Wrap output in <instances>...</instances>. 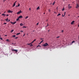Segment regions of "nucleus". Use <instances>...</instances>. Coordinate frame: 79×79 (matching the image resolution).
Instances as JSON below:
<instances>
[{
    "label": "nucleus",
    "instance_id": "f257e3e1",
    "mask_svg": "<svg viewBox=\"0 0 79 79\" xmlns=\"http://www.w3.org/2000/svg\"><path fill=\"white\" fill-rule=\"evenodd\" d=\"M11 50L12 52H14V51H15V52H16V53L18 51V50H16V49H11Z\"/></svg>",
    "mask_w": 79,
    "mask_h": 79
},
{
    "label": "nucleus",
    "instance_id": "f03ea898",
    "mask_svg": "<svg viewBox=\"0 0 79 79\" xmlns=\"http://www.w3.org/2000/svg\"><path fill=\"white\" fill-rule=\"evenodd\" d=\"M44 46H49V45L47 43H46L45 44H44L43 45Z\"/></svg>",
    "mask_w": 79,
    "mask_h": 79
},
{
    "label": "nucleus",
    "instance_id": "7ed1b4c3",
    "mask_svg": "<svg viewBox=\"0 0 79 79\" xmlns=\"http://www.w3.org/2000/svg\"><path fill=\"white\" fill-rule=\"evenodd\" d=\"M13 12V11L12 10H9L8 11V12L10 13H12Z\"/></svg>",
    "mask_w": 79,
    "mask_h": 79
},
{
    "label": "nucleus",
    "instance_id": "20e7f679",
    "mask_svg": "<svg viewBox=\"0 0 79 79\" xmlns=\"http://www.w3.org/2000/svg\"><path fill=\"white\" fill-rule=\"evenodd\" d=\"M21 13H22V11H21V10H20L19 11H18L17 12V14H19Z\"/></svg>",
    "mask_w": 79,
    "mask_h": 79
},
{
    "label": "nucleus",
    "instance_id": "39448f33",
    "mask_svg": "<svg viewBox=\"0 0 79 79\" xmlns=\"http://www.w3.org/2000/svg\"><path fill=\"white\" fill-rule=\"evenodd\" d=\"M6 21H7V22H9V21H10V19L8 20V18H7V19H6Z\"/></svg>",
    "mask_w": 79,
    "mask_h": 79
},
{
    "label": "nucleus",
    "instance_id": "423d86ee",
    "mask_svg": "<svg viewBox=\"0 0 79 79\" xmlns=\"http://www.w3.org/2000/svg\"><path fill=\"white\" fill-rule=\"evenodd\" d=\"M16 21H15V22H14V23H13L12 22H10V23H12V24H15V23H16Z\"/></svg>",
    "mask_w": 79,
    "mask_h": 79
},
{
    "label": "nucleus",
    "instance_id": "0eeeda50",
    "mask_svg": "<svg viewBox=\"0 0 79 79\" xmlns=\"http://www.w3.org/2000/svg\"><path fill=\"white\" fill-rule=\"evenodd\" d=\"M75 21H72V22L71 23V24H73L74 23Z\"/></svg>",
    "mask_w": 79,
    "mask_h": 79
},
{
    "label": "nucleus",
    "instance_id": "6e6552de",
    "mask_svg": "<svg viewBox=\"0 0 79 79\" xmlns=\"http://www.w3.org/2000/svg\"><path fill=\"white\" fill-rule=\"evenodd\" d=\"M23 16L21 15V16H19V18H23Z\"/></svg>",
    "mask_w": 79,
    "mask_h": 79
},
{
    "label": "nucleus",
    "instance_id": "1a4fd4ad",
    "mask_svg": "<svg viewBox=\"0 0 79 79\" xmlns=\"http://www.w3.org/2000/svg\"><path fill=\"white\" fill-rule=\"evenodd\" d=\"M77 7H79V4H77V7H76V8H78Z\"/></svg>",
    "mask_w": 79,
    "mask_h": 79
},
{
    "label": "nucleus",
    "instance_id": "9d476101",
    "mask_svg": "<svg viewBox=\"0 0 79 79\" xmlns=\"http://www.w3.org/2000/svg\"><path fill=\"white\" fill-rule=\"evenodd\" d=\"M20 25L21 26H23L24 25L23 24V23H21L20 24Z\"/></svg>",
    "mask_w": 79,
    "mask_h": 79
},
{
    "label": "nucleus",
    "instance_id": "9b49d317",
    "mask_svg": "<svg viewBox=\"0 0 79 79\" xmlns=\"http://www.w3.org/2000/svg\"><path fill=\"white\" fill-rule=\"evenodd\" d=\"M15 2L14 3L12 7H14L15 6Z\"/></svg>",
    "mask_w": 79,
    "mask_h": 79
},
{
    "label": "nucleus",
    "instance_id": "f8f14e48",
    "mask_svg": "<svg viewBox=\"0 0 79 79\" xmlns=\"http://www.w3.org/2000/svg\"><path fill=\"white\" fill-rule=\"evenodd\" d=\"M40 7L39 6L37 7V10H40Z\"/></svg>",
    "mask_w": 79,
    "mask_h": 79
},
{
    "label": "nucleus",
    "instance_id": "ddd939ff",
    "mask_svg": "<svg viewBox=\"0 0 79 79\" xmlns=\"http://www.w3.org/2000/svg\"><path fill=\"white\" fill-rule=\"evenodd\" d=\"M31 44L30 46H33V45L32 44V42L31 44Z\"/></svg>",
    "mask_w": 79,
    "mask_h": 79
},
{
    "label": "nucleus",
    "instance_id": "4468645a",
    "mask_svg": "<svg viewBox=\"0 0 79 79\" xmlns=\"http://www.w3.org/2000/svg\"><path fill=\"white\" fill-rule=\"evenodd\" d=\"M29 17L28 16H27V17H25V19H27V18H28Z\"/></svg>",
    "mask_w": 79,
    "mask_h": 79
},
{
    "label": "nucleus",
    "instance_id": "2eb2a0df",
    "mask_svg": "<svg viewBox=\"0 0 79 79\" xmlns=\"http://www.w3.org/2000/svg\"><path fill=\"white\" fill-rule=\"evenodd\" d=\"M3 16H5L6 14H2V15Z\"/></svg>",
    "mask_w": 79,
    "mask_h": 79
},
{
    "label": "nucleus",
    "instance_id": "dca6fc26",
    "mask_svg": "<svg viewBox=\"0 0 79 79\" xmlns=\"http://www.w3.org/2000/svg\"><path fill=\"white\" fill-rule=\"evenodd\" d=\"M35 40H35H35H34L33 41V42H32V43H33L34 42H35Z\"/></svg>",
    "mask_w": 79,
    "mask_h": 79
},
{
    "label": "nucleus",
    "instance_id": "f3484780",
    "mask_svg": "<svg viewBox=\"0 0 79 79\" xmlns=\"http://www.w3.org/2000/svg\"><path fill=\"white\" fill-rule=\"evenodd\" d=\"M20 34V33H17L16 35H19V34Z\"/></svg>",
    "mask_w": 79,
    "mask_h": 79
},
{
    "label": "nucleus",
    "instance_id": "a211bd4d",
    "mask_svg": "<svg viewBox=\"0 0 79 79\" xmlns=\"http://www.w3.org/2000/svg\"><path fill=\"white\" fill-rule=\"evenodd\" d=\"M12 36H13V37H16V35H13Z\"/></svg>",
    "mask_w": 79,
    "mask_h": 79
},
{
    "label": "nucleus",
    "instance_id": "6ab92c4d",
    "mask_svg": "<svg viewBox=\"0 0 79 79\" xmlns=\"http://www.w3.org/2000/svg\"><path fill=\"white\" fill-rule=\"evenodd\" d=\"M6 40L8 41V42H10V40H9L8 39L7 40Z\"/></svg>",
    "mask_w": 79,
    "mask_h": 79
},
{
    "label": "nucleus",
    "instance_id": "aec40b11",
    "mask_svg": "<svg viewBox=\"0 0 79 79\" xmlns=\"http://www.w3.org/2000/svg\"><path fill=\"white\" fill-rule=\"evenodd\" d=\"M14 31V30H12L11 31V32H13Z\"/></svg>",
    "mask_w": 79,
    "mask_h": 79
},
{
    "label": "nucleus",
    "instance_id": "412c9836",
    "mask_svg": "<svg viewBox=\"0 0 79 79\" xmlns=\"http://www.w3.org/2000/svg\"><path fill=\"white\" fill-rule=\"evenodd\" d=\"M75 41H73L72 42V44H73V43H75Z\"/></svg>",
    "mask_w": 79,
    "mask_h": 79
},
{
    "label": "nucleus",
    "instance_id": "4be33fe9",
    "mask_svg": "<svg viewBox=\"0 0 79 79\" xmlns=\"http://www.w3.org/2000/svg\"><path fill=\"white\" fill-rule=\"evenodd\" d=\"M60 15H61L60 14H59L57 15V16H59Z\"/></svg>",
    "mask_w": 79,
    "mask_h": 79
},
{
    "label": "nucleus",
    "instance_id": "5701e85b",
    "mask_svg": "<svg viewBox=\"0 0 79 79\" xmlns=\"http://www.w3.org/2000/svg\"><path fill=\"white\" fill-rule=\"evenodd\" d=\"M39 46H40V47H41V46H40V45H38L37 47H39Z\"/></svg>",
    "mask_w": 79,
    "mask_h": 79
},
{
    "label": "nucleus",
    "instance_id": "b1692460",
    "mask_svg": "<svg viewBox=\"0 0 79 79\" xmlns=\"http://www.w3.org/2000/svg\"><path fill=\"white\" fill-rule=\"evenodd\" d=\"M69 8H72V6H69Z\"/></svg>",
    "mask_w": 79,
    "mask_h": 79
},
{
    "label": "nucleus",
    "instance_id": "393cba45",
    "mask_svg": "<svg viewBox=\"0 0 79 79\" xmlns=\"http://www.w3.org/2000/svg\"><path fill=\"white\" fill-rule=\"evenodd\" d=\"M20 4H19H19L18 6H20Z\"/></svg>",
    "mask_w": 79,
    "mask_h": 79
},
{
    "label": "nucleus",
    "instance_id": "a878e982",
    "mask_svg": "<svg viewBox=\"0 0 79 79\" xmlns=\"http://www.w3.org/2000/svg\"><path fill=\"white\" fill-rule=\"evenodd\" d=\"M64 10V8L62 9V10L63 11Z\"/></svg>",
    "mask_w": 79,
    "mask_h": 79
},
{
    "label": "nucleus",
    "instance_id": "bb28decb",
    "mask_svg": "<svg viewBox=\"0 0 79 79\" xmlns=\"http://www.w3.org/2000/svg\"><path fill=\"white\" fill-rule=\"evenodd\" d=\"M55 3V2H54V3H53L52 5H54Z\"/></svg>",
    "mask_w": 79,
    "mask_h": 79
},
{
    "label": "nucleus",
    "instance_id": "cd10ccee",
    "mask_svg": "<svg viewBox=\"0 0 79 79\" xmlns=\"http://www.w3.org/2000/svg\"><path fill=\"white\" fill-rule=\"evenodd\" d=\"M7 24V23H4L3 24Z\"/></svg>",
    "mask_w": 79,
    "mask_h": 79
},
{
    "label": "nucleus",
    "instance_id": "c85d7f7f",
    "mask_svg": "<svg viewBox=\"0 0 79 79\" xmlns=\"http://www.w3.org/2000/svg\"><path fill=\"white\" fill-rule=\"evenodd\" d=\"M48 11H49V12H50V11H51L50 10V9L48 10Z\"/></svg>",
    "mask_w": 79,
    "mask_h": 79
},
{
    "label": "nucleus",
    "instance_id": "c756f323",
    "mask_svg": "<svg viewBox=\"0 0 79 79\" xmlns=\"http://www.w3.org/2000/svg\"><path fill=\"white\" fill-rule=\"evenodd\" d=\"M48 26V23H47V26H46V27H47Z\"/></svg>",
    "mask_w": 79,
    "mask_h": 79
},
{
    "label": "nucleus",
    "instance_id": "7c9ffc66",
    "mask_svg": "<svg viewBox=\"0 0 79 79\" xmlns=\"http://www.w3.org/2000/svg\"><path fill=\"white\" fill-rule=\"evenodd\" d=\"M65 14H66V11H65L64 12V16L65 15Z\"/></svg>",
    "mask_w": 79,
    "mask_h": 79
},
{
    "label": "nucleus",
    "instance_id": "2f4dec72",
    "mask_svg": "<svg viewBox=\"0 0 79 79\" xmlns=\"http://www.w3.org/2000/svg\"><path fill=\"white\" fill-rule=\"evenodd\" d=\"M43 41H44V40H42V41L41 42V43H42L43 42Z\"/></svg>",
    "mask_w": 79,
    "mask_h": 79
},
{
    "label": "nucleus",
    "instance_id": "473e14b6",
    "mask_svg": "<svg viewBox=\"0 0 79 79\" xmlns=\"http://www.w3.org/2000/svg\"><path fill=\"white\" fill-rule=\"evenodd\" d=\"M0 39H1V40H3V39H2V38L1 37H0Z\"/></svg>",
    "mask_w": 79,
    "mask_h": 79
},
{
    "label": "nucleus",
    "instance_id": "72a5a7b5",
    "mask_svg": "<svg viewBox=\"0 0 79 79\" xmlns=\"http://www.w3.org/2000/svg\"><path fill=\"white\" fill-rule=\"evenodd\" d=\"M69 6H70V4H69L68 8H69Z\"/></svg>",
    "mask_w": 79,
    "mask_h": 79
},
{
    "label": "nucleus",
    "instance_id": "f704fd0d",
    "mask_svg": "<svg viewBox=\"0 0 79 79\" xmlns=\"http://www.w3.org/2000/svg\"><path fill=\"white\" fill-rule=\"evenodd\" d=\"M23 27H25V26H23Z\"/></svg>",
    "mask_w": 79,
    "mask_h": 79
},
{
    "label": "nucleus",
    "instance_id": "c9c22d12",
    "mask_svg": "<svg viewBox=\"0 0 79 79\" xmlns=\"http://www.w3.org/2000/svg\"><path fill=\"white\" fill-rule=\"evenodd\" d=\"M17 1H15V5H16V2Z\"/></svg>",
    "mask_w": 79,
    "mask_h": 79
},
{
    "label": "nucleus",
    "instance_id": "e433bc0d",
    "mask_svg": "<svg viewBox=\"0 0 79 79\" xmlns=\"http://www.w3.org/2000/svg\"><path fill=\"white\" fill-rule=\"evenodd\" d=\"M18 38V37H15V39H17Z\"/></svg>",
    "mask_w": 79,
    "mask_h": 79
},
{
    "label": "nucleus",
    "instance_id": "4c0bfd02",
    "mask_svg": "<svg viewBox=\"0 0 79 79\" xmlns=\"http://www.w3.org/2000/svg\"><path fill=\"white\" fill-rule=\"evenodd\" d=\"M64 31L63 30L62 31V32H63Z\"/></svg>",
    "mask_w": 79,
    "mask_h": 79
},
{
    "label": "nucleus",
    "instance_id": "58836bf2",
    "mask_svg": "<svg viewBox=\"0 0 79 79\" xmlns=\"http://www.w3.org/2000/svg\"><path fill=\"white\" fill-rule=\"evenodd\" d=\"M30 44H27L28 45H30Z\"/></svg>",
    "mask_w": 79,
    "mask_h": 79
},
{
    "label": "nucleus",
    "instance_id": "ea45409f",
    "mask_svg": "<svg viewBox=\"0 0 79 79\" xmlns=\"http://www.w3.org/2000/svg\"><path fill=\"white\" fill-rule=\"evenodd\" d=\"M9 15H6V16H8Z\"/></svg>",
    "mask_w": 79,
    "mask_h": 79
},
{
    "label": "nucleus",
    "instance_id": "a19ab883",
    "mask_svg": "<svg viewBox=\"0 0 79 79\" xmlns=\"http://www.w3.org/2000/svg\"><path fill=\"white\" fill-rule=\"evenodd\" d=\"M19 19H18H18H16V20H17V21Z\"/></svg>",
    "mask_w": 79,
    "mask_h": 79
},
{
    "label": "nucleus",
    "instance_id": "79ce46f5",
    "mask_svg": "<svg viewBox=\"0 0 79 79\" xmlns=\"http://www.w3.org/2000/svg\"><path fill=\"white\" fill-rule=\"evenodd\" d=\"M21 31V32H23V31Z\"/></svg>",
    "mask_w": 79,
    "mask_h": 79
},
{
    "label": "nucleus",
    "instance_id": "37998d69",
    "mask_svg": "<svg viewBox=\"0 0 79 79\" xmlns=\"http://www.w3.org/2000/svg\"><path fill=\"white\" fill-rule=\"evenodd\" d=\"M60 37V36H58V37H56V38H59Z\"/></svg>",
    "mask_w": 79,
    "mask_h": 79
},
{
    "label": "nucleus",
    "instance_id": "c03bdc74",
    "mask_svg": "<svg viewBox=\"0 0 79 79\" xmlns=\"http://www.w3.org/2000/svg\"><path fill=\"white\" fill-rule=\"evenodd\" d=\"M38 24H39V23H37V25H38Z\"/></svg>",
    "mask_w": 79,
    "mask_h": 79
},
{
    "label": "nucleus",
    "instance_id": "a18cd8bd",
    "mask_svg": "<svg viewBox=\"0 0 79 79\" xmlns=\"http://www.w3.org/2000/svg\"><path fill=\"white\" fill-rule=\"evenodd\" d=\"M62 16L63 17H64V15H62Z\"/></svg>",
    "mask_w": 79,
    "mask_h": 79
},
{
    "label": "nucleus",
    "instance_id": "49530a36",
    "mask_svg": "<svg viewBox=\"0 0 79 79\" xmlns=\"http://www.w3.org/2000/svg\"><path fill=\"white\" fill-rule=\"evenodd\" d=\"M5 0H4L3 2H5Z\"/></svg>",
    "mask_w": 79,
    "mask_h": 79
},
{
    "label": "nucleus",
    "instance_id": "de8ad7c7",
    "mask_svg": "<svg viewBox=\"0 0 79 79\" xmlns=\"http://www.w3.org/2000/svg\"><path fill=\"white\" fill-rule=\"evenodd\" d=\"M16 7H17L18 6H17V5H16V6H15Z\"/></svg>",
    "mask_w": 79,
    "mask_h": 79
},
{
    "label": "nucleus",
    "instance_id": "09e8293b",
    "mask_svg": "<svg viewBox=\"0 0 79 79\" xmlns=\"http://www.w3.org/2000/svg\"><path fill=\"white\" fill-rule=\"evenodd\" d=\"M44 39H41V40H44Z\"/></svg>",
    "mask_w": 79,
    "mask_h": 79
},
{
    "label": "nucleus",
    "instance_id": "8fccbe9b",
    "mask_svg": "<svg viewBox=\"0 0 79 79\" xmlns=\"http://www.w3.org/2000/svg\"><path fill=\"white\" fill-rule=\"evenodd\" d=\"M5 36H7V35H5Z\"/></svg>",
    "mask_w": 79,
    "mask_h": 79
},
{
    "label": "nucleus",
    "instance_id": "3c124183",
    "mask_svg": "<svg viewBox=\"0 0 79 79\" xmlns=\"http://www.w3.org/2000/svg\"><path fill=\"white\" fill-rule=\"evenodd\" d=\"M29 10H31V8H29Z\"/></svg>",
    "mask_w": 79,
    "mask_h": 79
},
{
    "label": "nucleus",
    "instance_id": "603ef678",
    "mask_svg": "<svg viewBox=\"0 0 79 79\" xmlns=\"http://www.w3.org/2000/svg\"><path fill=\"white\" fill-rule=\"evenodd\" d=\"M25 34H24V35H23V36H25Z\"/></svg>",
    "mask_w": 79,
    "mask_h": 79
},
{
    "label": "nucleus",
    "instance_id": "864d4df0",
    "mask_svg": "<svg viewBox=\"0 0 79 79\" xmlns=\"http://www.w3.org/2000/svg\"><path fill=\"white\" fill-rule=\"evenodd\" d=\"M41 42H40V44H41Z\"/></svg>",
    "mask_w": 79,
    "mask_h": 79
},
{
    "label": "nucleus",
    "instance_id": "5fc2aeb1",
    "mask_svg": "<svg viewBox=\"0 0 79 79\" xmlns=\"http://www.w3.org/2000/svg\"><path fill=\"white\" fill-rule=\"evenodd\" d=\"M44 14H45V13H44Z\"/></svg>",
    "mask_w": 79,
    "mask_h": 79
},
{
    "label": "nucleus",
    "instance_id": "6e6d98bb",
    "mask_svg": "<svg viewBox=\"0 0 79 79\" xmlns=\"http://www.w3.org/2000/svg\"><path fill=\"white\" fill-rule=\"evenodd\" d=\"M68 16H70V15H69Z\"/></svg>",
    "mask_w": 79,
    "mask_h": 79
},
{
    "label": "nucleus",
    "instance_id": "4d7b16f0",
    "mask_svg": "<svg viewBox=\"0 0 79 79\" xmlns=\"http://www.w3.org/2000/svg\"><path fill=\"white\" fill-rule=\"evenodd\" d=\"M6 13V11H5V12H4V13Z\"/></svg>",
    "mask_w": 79,
    "mask_h": 79
},
{
    "label": "nucleus",
    "instance_id": "13d9d810",
    "mask_svg": "<svg viewBox=\"0 0 79 79\" xmlns=\"http://www.w3.org/2000/svg\"><path fill=\"white\" fill-rule=\"evenodd\" d=\"M78 38L79 39V36H78Z\"/></svg>",
    "mask_w": 79,
    "mask_h": 79
},
{
    "label": "nucleus",
    "instance_id": "bf43d9fd",
    "mask_svg": "<svg viewBox=\"0 0 79 79\" xmlns=\"http://www.w3.org/2000/svg\"><path fill=\"white\" fill-rule=\"evenodd\" d=\"M1 35H0V37H1Z\"/></svg>",
    "mask_w": 79,
    "mask_h": 79
},
{
    "label": "nucleus",
    "instance_id": "052dcab7",
    "mask_svg": "<svg viewBox=\"0 0 79 79\" xmlns=\"http://www.w3.org/2000/svg\"><path fill=\"white\" fill-rule=\"evenodd\" d=\"M78 26L79 27V25H78Z\"/></svg>",
    "mask_w": 79,
    "mask_h": 79
},
{
    "label": "nucleus",
    "instance_id": "680f3d73",
    "mask_svg": "<svg viewBox=\"0 0 79 79\" xmlns=\"http://www.w3.org/2000/svg\"><path fill=\"white\" fill-rule=\"evenodd\" d=\"M1 14V13H0V14Z\"/></svg>",
    "mask_w": 79,
    "mask_h": 79
},
{
    "label": "nucleus",
    "instance_id": "e2e57ef3",
    "mask_svg": "<svg viewBox=\"0 0 79 79\" xmlns=\"http://www.w3.org/2000/svg\"><path fill=\"white\" fill-rule=\"evenodd\" d=\"M78 17H79V16H78Z\"/></svg>",
    "mask_w": 79,
    "mask_h": 79
},
{
    "label": "nucleus",
    "instance_id": "0e129e2a",
    "mask_svg": "<svg viewBox=\"0 0 79 79\" xmlns=\"http://www.w3.org/2000/svg\"><path fill=\"white\" fill-rule=\"evenodd\" d=\"M49 31V30H48V31Z\"/></svg>",
    "mask_w": 79,
    "mask_h": 79
},
{
    "label": "nucleus",
    "instance_id": "69168bd1",
    "mask_svg": "<svg viewBox=\"0 0 79 79\" xmlns=\"http://www.w3.org/2000/svg\"><path fill=\"white\" fill-rule=\"evenodd\" d=\"M1 29H0V30Z\"/></svg>",
    "mask_w": 79,
    "mask_h": 79
}]
</instances>
